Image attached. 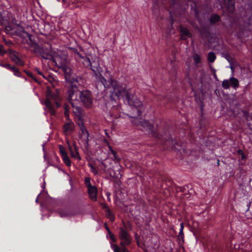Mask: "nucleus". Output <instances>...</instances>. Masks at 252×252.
<instances>
[{
	"mask_svg": "<svg viewBox=\"0 0 252 252\" xmlns=\"http://www.w3.org/2000/svg\"><path fill=\"white\" fill-rule=\"evenodd\" d=\"M90 68L96 79L97 88L100 84L109 93L110 101L113 104L112 108L118 110L120 106L118 101L123 99L124 103L130 106L133 111L130 117L136 120L139 119V125L147 132L150 137L156 141L157 144L162 145L164 149H177L176 146L181 147V142L171 136L168 125L161 124L160 126L157 125L155 128L153 123L142 120L144 108L142 102L134 94L132 89H127L125 83L114 79L107 69L104 74L105 77L103 76L101 74L102 68L99 66L98 60H93Z\"/></svg>",
	"mask_w": 252,
	"mask_h": 252,
	"instance_id": "1",
	"label": "nucleus"
},
{
	"mask_svg": "<svg viewBox=\"0 0 252 252\" xmlns=\"http://www.w3.org/2000/svg\"><path fill=\"white\" fill-rule=\"evenodd\" d=\"M0 25L4 27V32L6 34L20 36L22 38V42L23 43H27L31 47L33 48L32 50V52L39 54L43 59L51 60L57 65V62L54 57L51 54L46 53L44 52L43 48L36 42L32 34L28 33L24 30L21 31H18L16 27H19V25L18 24L14 25L11 23L6 18L2 16L0 12Z\"/></svg>",
	"mask_w": 252,
	"mask_h": 252,
	"instance_id": "2",
	"label": "nucleus"
},
{
	"mask_svg": "<svg viewBox=\"0 0 252 252\" xmlns=\"http://www.w3.org/2000/svg\"><path fill=\"white\" fill-rule=\"evenodd\" d=\"M62 70L64 73L65 79L69 84L67 86V93L68 98H70L71 95L78 91V86L83 83L82 78L80 76L71 74V69L66 65H63Z\"/></svg>",
	"mask_w": 252,
	"mask_h": 252,
	"instance_id": "3",
	"label": "nucleus"
},
{
	"mask_svg": "<svg viewBox=\"0 0 252 252\" xmlns=\"http://www.w3.org/2000/svg\"><path fill=\"white\" fill-rule=\"evenodd\" d=\"M119 237L121 240L120 246L116 244H111V247L113 248L114 252H129L126 246L131 243L130 235L126 229L121 227L119 228Z\"/></svg>",
	"mask_w": 252,
	"mask_h": 252,
	"instance_id": "4",
	"label": "nucleus"
},
{
	"mask_svg": "<svg viewBox=\"0 0 252 252\" xmlns=\"http://www.w3.org/2000/svg\"><path fill=\"white\" fill-rule=\"evenodd\" d=\"M75 98L80 102L86 107L90 108L93 105V96L92 92L85 90L81 91L78 90L74 94Z\"/></svg>",
	"mask_w": 252,
	"mask_h": 252,
	"instance_id": "5",
	"label": "nucleus"
},
{
	"mask_svg": "<svg viewBox=\"0 0 252 252\" xmlns=\"http://www.w3.org/2000/svg\"><path fill=\"white\" fill-rule=\"evenodd\" d=\"M58 96L57 94L53 93L49 91L46 94V98L45 100V104L49 109L51 115H56V111L54 108V105L58 108L60 106V103L58 101Z\"/></svg>",
	"mask_w": 252,
	"mask_h": 252,
	"instance_id": "6",
	"label": "nucleus"
},
{
	"mask_svg": "<svg viewBox=\"0 0 252 252\" xmlns=\"http://www.w3.org/2000/svg\"><path fill=\"white\" fill-rule=\"evenodd\" d=\"M78 125L81 130V133L79 134L80 138L82 139L84 143L85 148L88 150L89 147V135L90 134L88 130L84 126V123L82 121L78 123Z\"/></svg>",
	"mask_w": 252,
	"mask_h": 252,
	"instance_id": "7",
	"label": "nucleus"
},
{
	"mask_svg": "<svg viewBox=\"0 0 252 252\" xmlns=\"http://www.w3.org/2000/svg\"><path fill=\"white\" fill-rule=\"evenodd\" d=\"M239 80L234 77H231L229 79H224L221 83V86L224 90H228L231 87L236 90L239 87Z\"/></svg>",
	"mask_w": 252,
	"mask_h": 252,
	"instance_id": "8",
	"label": "nucleus"
},
{
	"mask_svg": "<svg viewBox=\"0 0 252 252\" xmlns=\"http://www.w3.org/2000/svg\"><path fill=\"white\" fill-rule=\"evenodd\" d=\"M7 54L10 58L11 61L18 65L23 66L25 65V62L19 57V53L11 49L7 50Z\"/></svg>",
	"mask_w": 252,
	"mask_h": 252,
	"instance_id": "9",
	"label": "nucleus"
},
{
	"mask_svg": "<svg viewBox=\"0 0 252 252\" xmlns=\"http://www.w3.org/2000/svg\"><path fill=\"white\" fill-rule=\"evenodd\" d=\"M68 49L72 53L77 55L80 58L84 60L83 64L85 67H90L92 62L89 58L83 55L82 54H81L77 48L69 47Z\"/></svg>",
	"mask_w": 252,
	"mask_h": 252,
	"instance_id": "10",
	"label": "nucleus"
},
{
	"mask_svg": "<svg viewBox=\"0 0 252 252\" xmlns=\"http://www.w3.org/2000/svg\"><path fill=\"white\" fill-rule=\"evenodd\" d=\"M67 94V99L68 101L69 102V103L71 105V106L73 108V113L77 117H81L82 113V108L79 106H76L75 105L74 103L73 102L74 98L73 97L74 96V94H73L70 98H68V94L67 93V92H66Z\"/></svg>",
	"mask_w": 252,
	"mask_h": 252,
	"instance_id": "11",
	"label": "nucleus"
},
{
	"mask_svg": "<svg viewBox=\"0 0 252 252\" xmlns=\"http://www.w3.org/2000/svg\"><path fill=\"white\" fill-rule=\"evenodd\" d=\"M63 133L65 135H70L74 132V124L72 121H69L63 124Z\"/></svg>",
	"mask_w": 252,
	"mask_h": 252,
	"instance_id": "12",
	"label": "nucleus"
},
{
	"mask_svg": "<svg viewBox=\"0 0 252 252\" xmlns=\"http://www.w3.org/2000/svg\"><path fill=\"white\" fill-rule=\"evenodd\" d=\"M180 32L181 33V39L185 40L187 38L191 37L192 34L188 28L181 25L180 26Z\"/></svg>",
	"mask_w": 252,
	"mask_h": 252,
	"instance_id": "13",
	"label": "nucleus"
},
{
	"mask_svg": "<svg viewBox=\"0 0 252 252\" xmlns=\"http://www.w3.org/2000/svg\"><path fill=\"white\" fill-rule=\"evenodd\" d=\"M200 28L199 31L201 35L205 37L208 38L211 34L210 28L208 25L200 23Z\"/></svg>",
	"mask_w": 252,
	"mask_h": 252,
	"instance_id": "14",
	"label": "nucleus"
},
{
	"mask_svg": "<svg viewBox=\"0 0 252 252\" xmlns=\"http://www.w3.org/2000/svg\"><path fill=\"white\" fill-rule=\"evenodd\" d=\"M88 192L89 195V197L93 201H96L97 200V189L94 186H92L89 188H87Z\"/></svg>",
	"mask_w": 252,
	"mask_h": 252,
	"instance_id": "15",
	"label": "nucleus"
},
{
	"mask_svg": "<svg viewBox=\"0 0 252 252\" xmlns=\"http://www.w3.org/2000/svg\"><path fill=\"white\" fill-rule=\"evenodd\" d=\"M59 214L61 217H70L74 215V213L70 208L60 209L58 211Z\"/></svg>",
	"mask_w": 252,
	"mask_h": 252,
	"instance_id": "16",
	"label": "nucleus"
},
{
	"mask_svg": "<svg viewBox=\"0 0 252 252\" xmlns=\"http://www.w3.org/2000/svg\"><path fill=\"white\" fill-rule=\"evenodd\" d=\"M224 2L227 9L233 13L235 9L234 0H224Z\"/></svg>",
	"mask_w": 252,
	"mask_h": 252,
	"instance_id": "17",
	"label": "nucleus"
},
{
	"mask_svg": "<svg viewBox=\"0 0 252 252\" xmlns=\"http://www.w3.org/2000/svg\"><path fill=\"white\" fill-rule=\"evenodd\" d=\"M189 186H185L183 187H177L176 190L177 192H181L184 194L183 195L188 198L189 197L190 193L189 191Z\"/></svg>",
	"mask_w": 252,
	"mask_h": 252,
	"instance_id": "18",
	"label": "nucleus"
},
{
	"mask_svg": "<svg viewBox=\"0 0 252 252\" xmlns=\"http://www.w3.org/2000/svg\"><path fill=\"white\" fill-rule=\"evenodd\" d=\"M209 21L211 25H215L217 23L221 21V18L217 13H214L210 15L209 18Z\"/></svg>",
	"mask_w": 252,
	"mask_h": 252,
	"instance_id": "19",
	"label": "nucleus"
},
{
	"mask_svg": "<svg viewBox=\"0 0 252 252\" xmlns=\"http://www.w3.org/2000/svg\"><path fill=\"white\" fill-rule=\"evenodd\" d=\"M73 146L74 147V150L72 153H70L71 157L74 159L80 160L81 159V158L79 155V153L78 151V147L75 142H73Z\"/></svg>",
	"mask_w": 252,
	"mask_h": 252,
	"instance_id": "20",
	"label": "nucleus"
},
{
	"mask_svg": "<svg viewBox=\"0 0 252 252\" xmlns=\"http://www.w3.org/2000/svg\"><path fill=\"white\" fill-rule=\"evenodd\" d=\"M159 4L158 0H154L153 6L152 7V12L153 14L155 16H158L159 13Z\"/></svg>",
	"mask_w": 252,
	"mask_h": 252,
	"instance_id": "21",
	"label": "nucleus"
},
{
	"mask_svg": "<svg viewBox=\"0 0 252 252\" xmlns=\"http://www.w3.org/2000/svg\"><path fill=\"white\" fill-rule=\"evenodd\" d=\"M9 70L13 72V74L15 76L19 77L24 78L26 80H27L26 77H23L22 76L21 73L19 71V69L16 67L14 65L11 66Z\"/></svg>",
	"mask_w": 252,
	"mask_h": 252,
	"instance_id": "22",
	"label": "nucleus"
},
{
	"mask_svg": "<svg viewBox=\"0 0 252 252\" xmlns=\"http://www.w3.org/2000/svg\"><path fill=\"white\" fill-rule=\"evenodd\" d=\"M62 159L64 163L67 166V167H70L71 165V161L68 156L67 154L64 155V156L62 157Z\"/></svg>",
	"mask_w": 252,
	"mask_h": 252,
	"instance_id": "23",
	"label": "nucleus"
},
{
	"mask_svg": "<svg viewBox=\"0 0 252 252\" xmlns=\"http://www.w3.org/2000/svg\"><path fill=\"white\" fill-rule=\"evenodd\" d=\"M106 216L107 218H108L111 221L113 222L115 220V216L112 213L110 209H107V210H106Z\"/></svg>",
	"mask_w": 252,
	"mask_h": 252,
	"instance_id": "24",
	"label": "nucleus"
},
{
	"mask_svg": "<svg viewBox=\"0 0 252 252\" xmlns=\"http://www.w3.org/2000/svg\"><path fill=\"white\" fill-rule=\"evenodd\" d=\"M216 59V56L213 52H210L208 54L207 60L209 62L214 63Z\"/></svg>",
	"mask_w": 252,
	"mask_h": 252,
	"instance_id": "25",
	"label": "nucleus"
},
{
	"mask_svg": "<svg viewBox=\"0 0 252 252\" xmlns=\"http://www.w3.org/2000/svg\"><path fill=\"white\" fill-rule=\"evenodd\" d=\"M192 58L195 64H197L201 63V58L198 54H194L192 56Z\"/></svg>",
	"mask_w": 252,
	"mask_h": 252,
	"instance_id": "26",
	"label": "nucleus"
},
{
	"mask_svg": "<svg viewBox=\"0 0 252 252\" xmlns=\"http://www.w3.org/2000/svg\"><path fill=\"white\" fill-rule=\"evenodd\" d=\"M237 153L238 155L241 156L240 159L242 160H243L245 161L246 160L247 158L246 156L245 155V154H244V153L243 152L242 150L239 149L237 151Z\"/></svg>",
	"mask_w": 252,
	"mask_h": 252,
	"instance_id": "27",
	"label": "nucleus"
},
{
	"mask_svg": "<svg viewBox=\"0 0 252 252\" xmlns=\"http://www.w3.org/2000/svg\"><path fill=\"white\" fill-rule=\"evenodd\" d=\"M178 239L179 240V244L180 245L184 243V235L183 231L182 232L181 231H179V234L178 235Z\"/></svg>",
	"mask_w": 252,
	"mask_h": 252,
	"instance_id": "28",
	"label": "nucleus"
},
{
	"mask_svg": "<svg viewBox=\"0 0 252 252\" xmlns=\"http://www.w3.org/2000/svg\"><path fill=\"white\" fill-rule=\"evenodd\" d=\"M64 113L66 117H69V111L70 109V106L68 104L65 103L63 106Z\"/></svg>",
	"mask_w": 252,
	"mask_h": 252,
	"instance_id": "29",
	"label": "nucleus"
},
{
	"mask_svg": "<svg viewBox=\"0 0 252 252\" xmlns=\"http://www.w3.org/2000/svg\"><path fill=\"white\" fill-rule=\"evenodd\" d=\"M59 150H60V155H61V157L67 154L66 152L65 148L62 145H60L59 146Z\"/></svg>",
	"mask_w": 252,
	"mask_h": 252,
	"instance_id": "30",
	"label": "nucleus"
},
{
	"mask_svg": "<svg viewBox=\"0 0 252 252\" xmlns=\"http://www.w3.org/2000/svg\"><path fill=\"white\" fill-rule=\"evenodd\" d=\"M104 142L106 143V144L107 145L108 147V148H109V150H110V151L111 152V154L114 156L115 155H116L117 154V153L114 151L112 147L110 145L108 140L106 139H104Z\"/></svg>",
	"mask_w": 252,
	"mask_h": 252,
	"instance_id": "31",
	"label": "nucleus"
},
{
	"mask_svg": "<svg viewBox=\"0 0 252 252\" xmlns=\"http://www.w3.org/2000/svg\"><path fill=\"white\" fill-rule=\"evenodd\" d=\"M24 72L30 77H31L32 80H33L35 82H37L38 83V81L37 80V79H36L34 76L33 75H32V73L27 70H24Z\"/></svg>",
	"mask_w": 252,
	"mask_h": 252,
	"instance_id": "32",
	"label": "nucleus"
},
{
	"mask_svg": "<svg viewBox=\"0 0 252 252\" xmlns=\"http://www.w3.org/2000/svg\"><path fill=\"white\" fill-rule=\"evenodd\" d=\"M186 78H188V83L189 84L190 86V87H191V90L192 92H194V89L193 87V85H192V79L189 77V73H187V74L186 75Z\"/></svg>",
	"mask_w": 252,
	"mask_h": 252,
	"instance_id": "33",
	"label": "nucleus"
},
{
	"mask_svg": "<svg viewBox=\"0 0 252 252\" xmlns=\"http://www.w3.org/2000/svg\"><path fill=\"white\" fill-rule=\"evenodd\" d=\"M108 233V234L109 235V237H110V239L111 240V241H112V242L114 243V244H115L117 242V239H116L115 235H114V234L112 233L111 231H109Z\"/></svg>",
	"mask_w": 252,
	"mask_h": 252,
	"instance_id": "34",
	"label": "nucleus"
},
{
	"mask_svg": "<svg viewBox=\"0 0 252 252\" xmlns=\"http://www.w3.org/2000/svg\"><path fill=\"white\" fill-rule=\"evenodd\" d=\"M7 52V50L4 49V46L0 44V56H3Z\"/></svg>",
	"mask_w": 252,
	"mask_h": 252,
	"instance_id": "35",
	"label": "nucleus"
},
{
	"mask_svg": "<svg viewBox=\"0 0 252 252\" xmlns=\"http://www.w3.org/2000/svg\"><path fill=\"white\" fill-rule=\"evenodd\" d=\"M0 66L5 68L7 69H10L11 65L9 63H2V62H0Z\"/></svg>",
	"mask_w": 252,
	"mask_h": 252,
	"instance_id": "36",
	"label": "nucleus"
},
{
	"mask_svg": "<svg viewBox=\"0 0 252 252\" xmlns=\"http://www.w3.org/2000/svg\"><path fill=\"white\" fill-rule=\"evenodd\" d=\"M89 166L91 168V170L92 172L93 173L94 175L98 174V171L94 166H93L91 164H89Z\"/></svg>",
	"mask_w": 252,
	"mask_h": 252,
	"instance_id": "37",
	"label": "nucleus"
},
{
	"mask_svg": "<svg viewBox=\"0 0 252 252\" xmlns=\"http://www.w3.org/2000/svg\"><path fill=\"white\" fill-rule=\"evenodd\" d=\"M112 160L115 162V163H117L120 161L121 159H120L119 155H118V154H117L116 155L113 156Z\"/></svg>",
	"mask_w": 252,
	"mask_h": 252,
	"instance_id": "38",
	"label": "nucleus"
},
{
	"mask_svg": "<svg viewBox=\"0 0 252 252\" xmlns=\"http://www.w3.org/2000/svg\"><path fill=\"white\" fill-rule=\"evenodd\" d=\"M85 184L86 186L87 187V188H89V187L93 186V185H92V184L91 183L90 178H88V177H86L85 179Z\"/></svg>",
	"mask_w": 252,
	"mask_h": 252,
	"instance_id": "39",
	"label": "nucleus"
},
{
	"mask_svg": "<svg viewBox=\"0 0 252 252\" xmlns=\"http://www.w3.org/2000/svg\"><path fill=\"white\" fill-rule=\"evenodd\" d=\"M118 173L117 174L116 173H114L113 175H112L111 173L110 174V175L112 177H115V178L117 179V178H119V175L120 176V177H121V175L120 174V171H119V170H118Z\"/></svg>",
	"mask_w": 252,
	"mask_h": 252,
	"instance_id": "40",
	"label": "nucleus"
},
{
	"mask_svg": "<svg viewBox=\"0 0 252 252\" xmlns=\"http://www.w3.org/2000/svg\"><path fill=\"white\" fill-rule=\"evenodd\" d=\"M35 70L37 72L38 74L42 76V77L44 78H45V79L46 78L45 75L41 71H40L38 68H36Z\"/></svg>",
	"mask_w": 252,
	"mask_h": 252,
	"instance_id": "41",
	"label": "nucleus"
},
{
	"mask_svg": "<svg viewBox=\"0 0 252 252\" xmlns=\"http://www.w3.org/2000/svg\"><path fill=\"white\" fill-rule=\"evenodd\" d=\"M138 239H139V236L137 235V234H136V235H135V239H136V242H137V244L138 246V247H141L142 248V246L141 245V244L140 243V241H139Z\"/></svg>",
	"mask_w": 252,
	"mask_h": 252,
	"instance_id": "42",
	"label": "nucleus"
},
{
	"mask_svg": "<svg viewBox=\"0 0 252 252\" xmlns=\"http://www.w3.org/2000/svg\"><path fill=\"white\" fill-rule=\"evenodd\" d=\"M224 58L229 62H230V61L232 60V57L228 54H226V55H225Z\"/></svg>",
	"mask_w": 252,
	"mask_h": 252,
	"instance_id": "43",
	"label": "nucleus"
},
{
	"mask_svg": "<svg viewBox=\"0 0 252 252\" xmlns=\"http://www.w3.org/2000/svg\"><path fill=\"white\" fill-rule=\"evenodd\" d=\"M67 144L68 145V147L70 153H72V152L74 150V148H73V147L71 146L68 141H67Z\"/></svg>",
	"mask_w": 252,
	"mask_h": 252,
	"instance_id": "44",
	"label": "nucleus"
},
{
	"mask_svg": "<svg viewBox=\"0 0 252 252\" xmlns=\"http://www.w3.org/2000/svg\"><path fill=\"white\" fill-rule=\"evenodd\" d=\"M194 11L195 16L196 17V18H198L199 16V12L198 9L197 8H195L194 9Z\"/></svg>",
	"mask_w": 252,
	"mask_h": 252,
	"instance_id": "45",
	"label": "nucleus"
},
{
	"mask_svg": "<svg viewBox=\"0 0 252 252\" xmlns=\"http://www.w3.org/2000/svg\"><path fill=\"white\" fill-rule=\"evenodd\" d=\"M184 228V223L182 222L180 223V231H181V232L182 231H183Z\"/></svg>",
	"mask_w": 252,
	"mask_h": 252,
	"instance_id": "46",
	"label": "nucleus"
},
{
	"mask_svg": "<svg viewBox=\"0 0 252 252\" xmlns=\"http://www.w3.org/2000/svg\"><path fill=\"white\" fill-rule=\"evenodd\" d=\"M101 205H102V208L104 209H106V210H107V209H109L108 207H107V206L106 205V204L105 203H102L101 204Z\"/></svg>",
	"mask_w": 252,
	"mask_h": 252,
	"instance_id": "47",
	"label": "nucleus"
},
{
	"mask_svg": "<svg viewBox=\"0 0 252 252\" xmlns=\"http://www.w3.org/2000/svg\"><path fill=\"white\" fill-rule=\"evenodd\" d=\"M104 226H105V228L106 229V230L108 232V233L109 231H111L106 223H105Z\"/></svg>",
	"mask_w": 252,
	"mask_h": 252,
	"instance_id": "48",
	"label": "nucleus"
},
{
	"mask_svg": "<svg viewBox=\"0 0 252 252\" xmlns=\"http://www.w3.org/2000/svg\"><path fill=\"white\" fill-rule=\"evenodd\" d=\"M110 102L108 101L107 103H106V107L107 108V109L108 110V107H110Z\"/></svg>",
	"mask_w": 252,
	"mask_h": 252,
	"instance_id": "49",
	"label": "nucleus"
},
{
	"mask_svg": "<svg viewBox=\"0 0 252 252\" xmlns=\"http://www.w3.org/2000/svg\"><path fill=\"white\" fill-rule=\"evenodd\" d=\"M5 43L8 46H10L13 44L12 42L10 41H7Z\"/></svg>",
	"mask_w": 252,
	"mask_h": 252,
	"instance_id": "50",
	"label": "nucleus"
},
{
	"mask_svg": "<svg viewBox=\"0 0 252 252\" xmlns=\"http://www.w3.org/2000/svg\"><path fill=\"white\" fill-rule=\"evenodd\" d=\"M165 97L167 98V99L168 100V101H170L171 100V98L169 96H165Z\"/></svg>",
	"mask_w": 252,
	"mask_h": 252,
	"instance_id": "51",
	"label": "nucleus"
},
{
	"mask_svg": "<svg viewBox=\"0 0 252 252\" xmlns=\"http://www.w3.org/2000/svg\"><path fill=\"white\" fill-rule=\"evenodd\" d=\"M40 194H38V195L37 196V197H36V200H35V202H38V197H39V196L40 195Z\"/></svg>",
	"mask_w": 252,
	"mask_h": 252,
	"instance_id": "52",
	"label": "nucleus"
},
{
	"mask_svg": "<svg viewBox=\"0 0 252 252\" xmlns=\"http://www.w3.org/2000/svg\"><path fill=\"white\" fill-rule=\"evenodd\" d=\"M217 165L218 166L220 165V160L219 159L217 160Z\"/></svg>",
	"mask_w": 252,
	"mask_h": 252,
	"instance_id": "53",
	"label": "nucleus"
},
{
	"mask_svg": "<svg viewBox=\"0 0 252 252\" xmlns=\"http://www.w3.org/2000/svg\"><path fill=\"white\" fill-rule=\"evenodd\" d=\"M79 49H80V51H83V49L82 48V47H79Z\"/></svg>",
	"mask_w": 252,
	"mask_h": 252,
	"instance_id": "54",
	"label": "nucleus"
},
{
	"mask_svg": "<svg viewBox=\"0 0 252 252\" xmlns=\"http://www.w3.org/2000/svg\"><path fill=\"white\" fill-rule=\"evenodd\" d=\"M102 165L104 166V168H106V165L103 162H102Z\"/></svg>",
	"mask_w": 252,
	"mask_h": 252,
	"instance_id": "55",
	"label": "nucleus"
},
{
	"mask_svg": "<svg viewBox=\"0 0 252 252\" xmlns=\"http://www.w3.org/2000/svg\"><path fill=\"white\" fill-rule=\"evenodd\" d=\"M244 115H245V116H246V115H247V114H248V112H246V111H244Z\"/></svg>",
	"mask_w": 252,
	"mask_h": 252,
	"instance_id": "56",
	"label": "nucleus"
},
{
	"mask_svg": "<svg viewBox=\"0 0 252 252\" xmlns=\"http://www.w3.org/2000/svg\"><path fill=\"white\" fill-rule=\"evenodd\" d=\"M109 113H110L111 115L113 113V112H112L111 109L109 110Z\"/></svg>",
	"mask_w": 252,
	"mask_h": 252,
	"instance_id": "57",
	"label": "nucleus"
},
{
	"mask_svg": "<svg viewBox=\"0 0 252 252\" xmlns=\"http://www.w3.org/2000/svg\"><path fill=\"white\" fill-rule=\"evenodd\" d=\"M217 247L218 248V251H220V247Z\"/></svg>",
	"mask_w": 252,
	"mask_h": 252,
	"instance_id": "58",
	"label": "nucleus"
},
{
	"mask_svg": "<svg viewBox=\"0 0 252 252\" xmlns=\"http://www.w3.org/2000/svg\"><path fill=\"white\" fill-rule=\"evenodd\" d=\"M200 109H201V111H202L203 110V106H201Z\"/></svg>",
	"mask_w": 252,
	"mask_h": 252,
	"instance_id": "59",
	"label": "nucleus"
},
{
	"mask_svg": "<svg viewBox=\"0 0 252 252\" xmlns=\"http://www.w3.org/2000/svg\"><path fill=\"white\" fill-rule=\"evenodd\" d=\"M251 19V17H250V18H249V23H250V19Z\"/></svg>",
	"mask_w": 252,
	"mask_h": 252,
	"instance_id": "60",
	"label": "nucleus"
},
{
	"mask_svg": "<svg viewBox=\"0 0 252 252\" xmlns=\"http://www.w3.org/2000/svg\"><path fill=\"white\" fill-rule=\"evenodd\" d=\"M58 1H60V0H57Z\"/></svg>",
	"mask_w": 252,
	"mask_h": 252,
	"instance_id": "61",
	"label": "nucleus"
}]
</instances>
